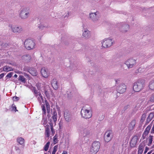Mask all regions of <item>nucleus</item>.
<instances>
[{"mask_svg":"<svg viewBox=\"0 0 154 154\" xmlns=\"http://www.w3.org/2000/svg\"><path fill=\"white\" fill-rule=\"evenodd\" d=\"M52 116L50 119H49L48 124L50 125L51 129L52 134L53 135L55 133V131L53 128L54 125H56L57 120V113L55 109H54L52 113Z\"/></svg>","mask_w":154,"mask_h":154,"instance_id":"f257e3e1","label":"nucleus"},{"mask_svg":"<svg viewBox=\"0 0 154 154\" xmlns=\"http://www.w3.org/2000/svg\"><path fill=\"white\" fill-rule=\"evenodd\" d=\"M145 81L143 79L139 80L134 83L133 89L135 92H139L145 86Z\"/></svg>","mask_w":154,"mask_h":154,"instance_id":"f03ea898","label":"nucleus"},{"mask_svg":"<svg viewBox=\"0 0 154 154\" xmlns=\"http://www.w3.org/2000/svg\"><path fill=\"white\" fill-rule=\"evenodd\" d=\"M100 143L98 141H95L92 144L90 149V152L92 154H96L99 150Z\"/></svg>","mask_w":154,"mask_h":154,"instance_id":"7ed1b4c3","label":"nucleus"},{"mask_svg":"<svg viewBox=\"0 0 154 154\" xmlns=\"http://www.w3.org/2000/svg\"><path fill=\"white\" fill-rule=\"evenodd\" d=\"M24 45L26 48L28 50L32 49L35 48V43L31 39L26 40L25 41Z\"/></svg>","mask_w":154,"mask_h":154,"instance_id":"20e7f679","label":"nucleus"},{"mask_svg":"<svg viewBox=\"0 0 154 154\" xmlns=\"http://www.w3.org/2000/svg\"><path fill=\"white\" fill-rule=\"evenodd\" d=\"M29 15V9L27 8H23L20 11L19 17L22 19H27Z\"/></svg>","mask_w":154,"mask_h":154,"instance_id":"39448f33","label":"nucleus"},{"mask_svg":"<svg viewBox=\"0 0 154 154\" xmlns=\"http://www.w3.org/2000/svg\"><path fill=\"white\" fill-rule=\"evenodd\" d=\"M81 114L82 117L86 119L90 118L92 115L91 112L89 110L84 108L81 109Z\"/></svg>","mask_w":154,"mask_h":154,"instance_id":"423d86ee","label":"nucleus"},{"mask_svg":"<svg viewBox=\"0 0 154 154\" xmlns=\"http://www.w3.org/2000/svg\"><path fill=\"white\" fill-rule=\"evenodd\" d=\"M114 41L112 39L108 38L104 39L102 42V46L104 48H107L111 46Z\"/></svg>","mask_w":154,"mask_h":154,"instance_id":"0eeeda50","label":"nucleus"},{"mask_svg":"<svg viewBox=\"0 0 154 154\" xmlns=\"http://www.w3.org/2000/svg\"><path fill=\"white\" fill-rule=\"evenodd\" d=\"M136 60L132 58H130L126 60L125 64L128 69L132 68L136 64Z\"/></svg>","mask_w":154,"mask_h":154,"instance_id":"6e6552de","label":"nucleus"},{"mask_svg":"<svg viewBox=\"0 0 154 154\" xmlns=\"http://www.w3.org/2000/svg\"><path fill=\"white\" fill-rule=\"evenodd\" d=\"M112 136V131L111 130L107 131L105 133L104 139L106 142H109L111 140Z\"/></svg>","mask_w":154,"mask_h":154,"instance_id":"1a4fd4ad","label":"nucleus"},{"mask_svg":"<svg viewBox=\"0 0 154 154\" xmlns=\"http://www.w3.org/2000/svg\"><path fill=\"white\" fill-rule=\"evenodd\" d=\"M126 86L123 83H121L116 87V89L118 93L123 94L126 90Z\"/></svg>","mask_w":154,"mask_h":154,"instance_id":"9d476101","label":"nucleus"},{"mask_svg":"<svg viewBox=\"0 0 154 154\" xmlns=\"http://www.w3.org/2000/svg\"><path fill=\"white\" fill-rule=\"evenodd\" d=\"M89 18L92 21L96 22L98 20L99 18V15L98 12L92 13L89 14Z\"/></svg>","mask_w":154,"mask_h":154,"instance_id":"9b49d317","label":"nucleus"},{"mask_svg":"<svg viewBox=\"0 0 154 154\" xmlns=\"http://www.w3.org/2000/svg\"><path fill=\"white\" fill-rule=\"evenodd\" d=\"M11 28L12 31L15 33H20L22 32L23 30L22 27L20 26H11Z\"/></svg>","mask_w":154,"mask_h":154,"instance_id":"f8f14e48","label":"nucleus"},{"mask_svg":"<svg viewBox=\"0 0 154 154\" xmlns=\"http://www.w3.org/2000/svg\"><path fill=\"white\" fill-rule=\"evenodd\" d=\"M64 116L66 121L69 122L72 119V115L69 110H65L64 112Z\"/></svg>","mask_w":154,"mask_h":154,"instance_id":"ddd939ff","label":"nucleus"},{"mask_svg":"<svg viewBox=\"0 0 154 154\" xmlns=\"http://www.w3.org/2000/svg\"><path fill=\"white\" fill-rule=\"evenodd\" d=\"M45 94L47 97H49L50 95H53V93L51 89L49 86L46 87L44 90Z\"/></svg>","mask_w":154,"mask_h":154,"instance_id":"4468645a","label":"nucleus"},{"mask_svg":"<svg viewBox=\"0 0 154 154\" xmlns=\"http://www.w3.org/2000/svg\"><path fill=\"white\" fill-rule=\"evenodd\" d=\"M41 72L42 76L45 78H47L49 75V73L45 68H42L41 70Z\"/></svg>","mask_w":154,"mask_h":154,"instance_id":"2eb2a0df","label":"nucleus"},{"mask_svg":"<svg viewBox=\"0 0 154 154\" xmlns=\"http://www.w3.org/2000/svg\"><path fill=\"white\" fill-rule=\"evenodd\" d=\"M28 72L33 76H35L38 74L37 70L34 68L29 67L27 69Z\"/></svg>","mask_w":154,"mask_h":154,"instance_id":"dca6fc26","label":"nucleus"},{"mask_svg":"<svg viewBox=\"0 0 154 154\" xmlns=\"http://www.w3.org/2000/svg\"><path fill=\"white\" fill-rule=\"evenodd\" d=\"M83 36L85 39H88L91 36L90 32L87 29H83Z\"/></svg>","mask_w":154,"mask_h":154,"instance_id":"f3484780","label":"nucleus"},{"mask_svg":"<svg viewBox=\"0 0 154 154\" xmlns=\"http://www.w3.org/2000/svg\"><path fill=\"white\" fill-rule=\"evenodd\" d=\"M129 25L127 24H123L120 27V29L123 32H126L129 29Z\"/></svg>","mask_w":154,"mask_h":154,"instance_id":"a211bd4d","label":"nucleus"},{"mask_svg":"<svg viewBox=\"0 0 154 154\" xmlns=\"http://www.w3.org/2000/svg\"><path fill=\"white\" fill-rule=\"evenodd\" d=\"M52 85L55 90H57L59 87V85L57 84V79H53L51 83Z\"/></svg>","mask_w":154,"mask_h":154,"instance_id":"6ab92c4d","label":"nucleus"},{"mask_svg":"<svg viewBox=\"0 0 154 154\" xmlns=\"http://www.w3.org/2000/svg\"><path fill=\"white\" fill-rule=\"evenodd\" d=\"M82 132L83 135L84 136L90 135L91 133L90 130L88 128H84Z\"/></svg>","mask_w":154,"mask_h":154,"instance_id":"aec40b11","label":"nucleus"},{"mask_svg":"<svg viewBox=\"0 0 154 154\" xmlns=\"http://www.w3.org/2000/svg\"><path fill=\"white\" fill-rule=\"evenodd\" d=\"M145 145L143 143H141L138 146V154H142Z\"/></svg>","mask_w":154,"mask_h":154,"instance_id":"412c9836","label":"nucleus"},{"mask_svg":"<svg viewBox=\"0 0 154 154\" xmlns=\"http://www.w3.org/2000/svg\"><path fill=\"white\" fill-rule=\"evenodd\" d=\"M48 121L46 118L42 116V119L41 121V123L46 128L47 127H49V125L47 124Z\"/></svg>","mask_w":154,"mask_h":154,"instance_id":"4be33fe9","label":"nucleus"},{"mask_svg":"<svg viewBox=\"0 0 154 154\" xmlns=\"http://www.w3.org/2000/svg\"><path fill=\"white\" fill-rule=\"evenodd\" d=\"M31 59V57L29 54L24 55L22 57V59L23 60L26 62L29 61Z\"/></svg>","mask_w":154,"mask_h":154,"instance_id":"5701e85b","label":"nucleus"},{"mask_svg":"<svg viewBox=\"0 0 154 154\" xmlns=\"http://www.w3.org/2000/svg\"><path fill=\"white\" fill-rule=\"evenodd\" d=\"M136 120L135 119L132 120L131 123L129 124V129L131 130H133L134 128Z\"/></svg>","mask_w":154,"mask_h":154,"instance_id":"b1692460","label":"nucleus"},{"mask_svg":"<svg viewBox=\"0 0 154 154\" xmlns=\"http://www.w3.org/2000/svg\"><path fill=\"white\" fill-rule=\"evenodd\" d=\"M152 125V124H150L148 125L146 128L145 130V131L143 133L145 134L148 135L149 133V131L151 128V127Z\"/></svg>","mask_w":154,"mask_h":154,"instance_id":"393cba45","label":"nucleus"},{"mask_svg":"<svg viewBox=\"0 0 154 154\" xmlns=\"http://www.w3.org/2000/svg\"><path fill=\"white\" fill-rule=\"evenodd\" d=\"M18 80L20 81L23 83H25L26 82V79L24 76L22 75H20L18 78Z\"/></svg>","mask_w":154,"mask_h":154,"instance_id":"a878e982","label":"nucleus"},{"mask_svg":"<svg viewBox=\"0 0 154 154\" xmlns=\"http://www.w3.org/2000/svg\"><path fill=\"white\" fill-rule=\"evenodd\" d=\"M17 141L20 144L22 145L24 143V140L22 137H20L17 139Z\"/></svg>","mask_w":154,"mask_h":154,"instance_id":"bb28decb","label":"nucleus"},{"mask_svg":"<svg viewBox=\"0 0 154 154\" xmlns=\"http://www.w3.org/2000/svg\"><path fill=\"white\" fill-rule=\"evenodd\" d=\"M41 106L42 111V116L45 117L46 115V111L45 106V104L44 105L42 104Z\"/></svg>","mask_w":154,"mask_h":154,"instance_id":"cd10ccee","label":"nucleus"},{"mask_svg":"<svg viewBox=\"0 0 154 154\" xmlns=\"http://www.w3.org/2000/svg\"><path fill=\"white\" fill-rule=\"evenodd\" d=\"M50 129L49 127H47L45 128V134L46 137H49L50 136L49 132Z\"/></svg>","mask_w":154,"mask_h":154,"instance_id":"c85d7f7f","label":"nucleus"},{"mask_svg":"<svg viewBox=\"0 0 154 154\" xmlns=\"http://www.w3.org/2000/svg\"><path fill=\"white\" fill-rule=\"evenodd\" d=\"M6 66H5L3 68V70L4 71L8 72L13 70V69L10 66L7 67Z\"/></svg>","mask_w":154,"mask_h":154,"instance_id":"c756f323","label":"nucleus"},{"mask_svg":"<svg viewBox=\"0 0 154 154\" xmlns=\"http://www.w3.org/2000/svg\"><path fill=\"white\" fill-rule=\"evenodd\" d=\"M149 87L150 89L154 90V80H152L150 82Z\"/></svg>","mask_w":154,"mask_h":154,"instance_id":"7c9ffc66","label":"nucleus"},{"mask_svg":"<svg viewBox=\"0 0 154 154\" xmlns=\"http://www.w3.org/2000/svg\"><path fill=\"white\" fill-rule=\"evenodd\" d=\"M37 97L40 104H41L42 103H43L44 100L41 94V95H38Z\"/></svg>","mask_w":154,"mask_h":154,"instance_id":"2f4dec72","label":"nucleus"},{"mask_svg":"<svg viewBox=\"0 0 154 154\" xmlns=\"http://www.w3.org/2000/svg\"><path fill=\"white\" fill-rule=\"evenodd\" d=\"M45 106H46L47 111H50V106L46 100H45Z\"/></svg>","mask_w":154,"mask_h":154,"instance_id":"473e14b6","label":"nucleus"},{"mask_svg":"<svg viewBox=\"0 0 154 154\" xmlns=\"http://www.w3.org/2000/svg\"><path fill=\"white\" fill-rule=\"evenodd\" d=\"M50 144V142L48 141L46 143V144L44 146V150H45V151H46L48 150Z\"/></svg>","mask_w":154,"mask_h":154,"instance_id":"72a5a7b5","label":"nucleus"},{"mask_svg":"<svg viewBox=\"0 0 154 154\" xmlns=\"http://www.w3.org/2000/svg\"><path fill=\"white\" fill-rule=\"evenodd\" d=\"M38 27L41 30H43L44 28H47V27L44 26L42 24H40L38 25Z\"/></svg>","mask_w":154,"mask_h":154,"instance_id":"f704fd0d","label":"nucleus"},{"mask_svg":"<svg viewBox=\"0 0 154 154\" xmlns=\"http://www.w3.org/2000/svg\"><path fill=\"white\" fill-rule=\"evenodd\" d=\"M34 94L35 96L36 97H37L38 95H41V93L39 92H38L37 90H35L34 92Z\"/></svg>","mask_w":154,"mask_h":154,"instance_id":"c9c22d12","label":"nucleus"},{"mask_svg":"<svg viewBox=\"0 0 154 154\" xmlns=\"http://www.w3.org/2000/svg\"><path fill=\"white\" fill-rule=\"evenodd\" d=\"M13 74V72H10L9 73H8L6 76V78H7L5 80H7L8 78H11Z\"/></svg>","mask_w":154,"mask_h":154,"instance_id":"e433bc0d","label":"nucleus"},{"mask_svg":"<svg viewBox=\"0 0 154 154\" xmlns=\"http://www.w3.org/2000/svg\"><path fill=\"white\" fill-rule=\"evenodd\" d=\"M15 151H16V152L18 153H20V148L18 146H15Z\"/></svg>","mask_w":154,"mask_h":154,"instance_id":"4c0bfd02","label":"nucleus"},{"mask_svg":"<svg viewBox=\"0 0 154 154\" xmlns=\"http://www.w3.org/2000/svg\"><path fill=\"white\" fill-rule=\"evenodd\" d=\"M66 93L67 94L68 97H70L72 94L71 92V91L69 90L68 91H67Z\"/></svg>","mask_w":154,"mask_h":154,"instance_id":"58836bf2","label":"nucleus"},{"mask_svg":"<svg viewBox=\"0 0 154 154\" xmlns=\"http://www.w3.org/2000/svg\"><path fill=\"white\" fill-rule=\"evenodd\" d=\"M58 147V145L54 146L53 148V151L54 152H56L57 151Z\"/></svg>","mask_w":154,"mask_h":154,"instance_id":"ea45409f","label":"nucleus"},{"mask_svg":"<svg viewBox=\"0 0 154 154\" xmlns=\"http://www.w3.org/2000/svg\"><path fill=\"white\" fill-rule=\"evenodd\" d=\"M11 107L12 108V110L15 111H17L16 109V106L14 105V104H12L11 106Z\"/></svg>","mask_w":154,"mask_h":154,"instance_id":"a19ab883","label":"nucleus"},{"mask_svg":"<svg viewBox=\"0 0 154 154\" xmlns=\"http://www.w3.org/2000/svg\"><path fill=\"white\" fill-rule=\"evenodd\" d=\"M13 99L14 101H17L19 100V98L18 97L15 96L13 97Z\"/></svg>","mask_w":154,"mask_h":154,"instance_id":"79ce46f5","label":"nucleus"},{"mask_svg":"<svg viewBox=\"0 0 154 154\" xmlns=\"http://www.w3.org/2000/svg\"><path fill=\"white\" fill-rule=\"evenodd\" d=\"M150 101L151 102H154V93L152 94L150 97Z\"/></svg>","mask_w":154,"mask_h":154,"instance_id":"37998d69","label":"nucleus"},{"mask_svg":"<svg viewBox=\"0 0 154 154\" xmlns=\"http://www.w3.org/2000/svg\"><path fill=\"white\" fill-rule=\"evenodd\" d=\"M153 136L152 135H150L149 137V142H152V137Z\"/></svg>","mask_w":154,"mask_h":154,"instance_id":"c03bdc74","label":"nucleus"},{"mask_svg":"<svg viewBox=\"0 0 154 154\" xmlns=\"http://www.w3.org/2000/svg\"><path fill=\"white\" fill-rule=\"evenodd\" d=\"M2 46L4 48H6L8 46V44L7 43H3L2 44Z\"/></svg>","mask_w":154,"mask_h":154,"instance_id":"a18cd8bd","label":"nucleus"},{"mask_svg":"<svg viewBox=\"0 0 154 154\" xmlns=\"http://www.w3.org/2000/svg\"><path fill=\"white\" fill-rule=\"evenodd\" d=\"M69 15V13L68 12L67 13H66L65 14V16L63 17L64 18H67Z\"/></svg>","mask_w":154,"mask_h":154,"instance_id":"49530a36","label":"nucleus"},{"mask_svg":"<svg viewBox=\"0 0 154 154\" xmlns=\"http://www.w3.org/2000/svg\"><path fill=\"white\" fill-rule=\"evenodd\" d=\"M54 143H56L57 142V137H56V136L55 135L54 137Z\"/></svg>","mask_w":154,"mask_h":154,"instance_id":"de8ad7c7","label":"nucleus"},{"mask_svg":"<svg viewBox=\"0 0 154 154\" xmlns=\"http://www.w3.org/2000/svg\"><path fill=\"white\" fill-rule=\"evenodd\" d=\"M50 112V111H47V112H48L47 117L48 118V120L49 119H51V117H51V115H50V113H49Z\"/></svg>","mask_w":154,"mask_h":154,"instance_id":"09e8293b","label":"nucleus"},{"mask_svg":"<svg viewBox=\"0 0 154 154\" xmlns=\"http://www.w3.org/2000/svg\"><path fill=\"white\" fill-rule=\"evenodd\" d=\"M150 133L151 134L154 133V124H153V127L151 130Z\"/></svg>","mask_w":154,"mask_h":154,"instance_id":"8fccbe9b","label":"nucleus"},{"mask_svg":"<svg viewBox=\"0 0 154 154\" xmlns=\"http://www.w3.org/2000/svg\"><path fill=\"white\" fill-rule=\"evenodd\" d=\"M148 149H149V148H148V147L146 146V149H145V150L144 152V154H145L147 152Z\"/></svg>","mask_w":154,"mask_h":154,"instance_id":"3c124183","label":"nucleus"},{"mask_svg":"<svg viewBox=\"0 0 154 154\" xmlns=\"http://www.w3.org/2000/svg\"><path fill=\"white\" fill-rule=\"evenodd\" d=\"M147 135V134H144V133H143V134H142V137L143 138V139H145V138L146 136V135Z\"/></svg>","mask_w":154,"mask_h":154,"instance_id":"603ef678","label":"nucleus"},{"mask_svg":"<svg viewBox=\"0 0 154 154\" xmlns=\"http://www.w3.org/2000/svg\"><path fill=\"white\" fill-rule=\"evenodd\" d=\"M4 76V74L3 73H2L0 75V79L2 78Z\"/></svg>","mask_w":154,"mask_h":154,"instance_id":"864d4df0","label":"nucleus"},{"mask_svg":"<svg viewBox=\"0 0 154 154\" xmlns=\"http://www.w3.org/2000/svg\"><path fill=\"white\" fill-rule=\"evenodd\" d=\"M129 107V106L128 105H127V106H125V107H124V109L125 110H126V109H127Z\"/></svg>","mask_w":154,"mask_h":154,"instance_id":"5fc2aeb1","label":"nucleus"},{"mask_svg":"<svg viewBox=\"0 0 154 154\" xmlns=\"http://www.w3.org/2000/svg\"><path fill=\"white\" fill-rule=\"evenodd\" d=\"M62 154H68L67 152L66 151H63Z\"/></svg>","mask_w":154,"mask_h":154,"instance_id":"6e6d98bb","label":"nucleus"},{"mask_svg":"<svg viewBox=\"0 0 154 154\" xmlns=\"http://www.w3.org/2000/svg\"><path fill=\"white\" fill-rule=\"evenodd\" d=\"M152 143H151V142H149L148 143V146H150V145H151V144H152Z\"/></svg>","mask_w":154,"mask_h":154,"instance_id":"4d7b16f0","label":"nucleus"},{"mask_svg":"<svg viewBox=\"0 0 154 154\" xmlns=\"http://www.w3.org/2000/svg\"><path fill=\"white\" fill-rule=\"evenodd\" d=\"M17 74H15L14 75V77L15 78H17Z\"/></svg>","mask_w":154,"mask_h":154,"instance_id":"13d9d810","label":"nucleus"},{"mask_svg":"<svg viewBox=\"0 0 154 154\" xmlns=\"http://www.w3.org/2000/svg\"><path fill=\"white\" fill-rule=\"evenodd\" d=\"M35 90H37L36 89L35 87L33 88V91L34 92L35 91Z\"/></svg>","mask_w":154,"mask_h":154,"instance_id":"bf43d9fd","label":"nucleus"},{"mask_svg":"<svg viewBox=\"0 0 154 154\" xmlns=\"http://www.w3.org/2000/svg\"><path fill=\"white\" fill-rule=\"evenodd\" d=\"M9 64L11 65H14V63H9Z\"/></svg>","mask_w":154,"mask_h":154,"instance_id":"052dcab7","label":"nucleus"},{"mask_svg":"<svg viewBox=\"0 0 154 154\" xmlns=\"http://www.w3.org/2000/svg\"><path fill=\"white\" fill-rule=\"evenodd\" d=\"M152 152V151H151L150 152H148L147 154H150Z\"/></svg>","mask_w":154,"mask_h":154,"instance_id":"680f3d73","label":"nucleus"},{"mask_svg":"<svg viewBox=\"0 0 154 154\" xmlns=\"http://www.w3.org/2000/svg\"><path fill=\"white\" fill-rule=\"evenodd\" d=\"M55 153H56V152H54L52 151V154H55Z\"/></svg>","mask_w":154,"mask_h":154,"instance_id":"e2e57ef3","label":"nucleus"},{"mask_svg":"<svg viewBox=\"0 0 154 154\" xmlns=\"http://www.w3.org/2000/svg\"><path fill=\"white\" fill-rule=\"evenodd\" d=\"M8 110V109L7 108L5 109V111L7 112Z\"/></svg>","mask_w":154,"mask_h":154,"instance_id":"0e129e2a","label":"nucleus"},{"mask_svg":"<svg viewBox=\"0 0 154 154\" xmlns=\"http://www.w3.org/2000/svg\"><path fill=\"white\" fill-rule=\"evenodd\" d=\"M152 148H154V145H153L152 146Z\"/></svg>","mask_w":154,"mask_h":154,"instance_id":"69168bd1","label":"nucleus"},{"mask_svg":"<svg viewBox=\"0 0 154 154\" xmlns=\"http://www.w3.org/2000/svg\"><path fill=\"white\" fill-rule=\"evenodd\" d=\"M152 154H154V153H152Z\"/></svg>","mask_w":154,"mask_h":154,"instance_id":"338daca9","label":"nucleus"}]
</instances>
